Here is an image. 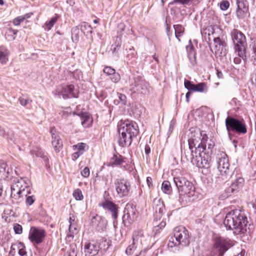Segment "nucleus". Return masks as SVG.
<instances>
[{"instance_id": "nucleus-38", "label": "nucleus", "mask_w": 256, "mask_h": 256, "mask_svg": "<svg viewBox=\"0 0 256 256\" xmlns=\"http://www.w3.org/2000/svg\"><path fill=\"white\" fill-rule=\"evenodd\" d=\"M162 192L166 194H170L172 192V186L168 181H164L162 186Z\"/></svg>"}, {"instance_id": "nucleus-21", "label": "nucleus", "mask_w": 256, "mask_h": 256, "mask_svg": "<svg viewBox=\"0 0 256 256\" xmlns=\"http://www.w3.org/2000/svg\"><path fill=\"white\" fill-rule=\"evenodd\" d=\"M52 144L56 152H59L62 147V142L60 136L55 134L54 129L51 130Z\"/></svg>"}, {"instance_id": "nucleus-10", "label": "nucleus", "mask_w": 256, "mask_h": 256, "mask_svg": "<svg viewBox=\"0 0 256 256\" xmlns=\"http://www.w3.org/2000/svg\"><path fill=\"white\" fill-rule=\"evenodd\" d=\"M217 164L218 168L220 173V178L222 180L227 181L232 176L234 170L230 168L228 160L225 153L220 154L218 156Z\"/></svg>"}, {"instance_id": "nucleus-5", "label": "nucleus", "mask_w": 256, "mask_h": 256, "mask_svg": "<svg viewBox=\"0 0 256 256\" xmlns=\"http://www.w3.org/2000/svg\"><path fill=\"white\" fill-rule=\"evenodd\" d=\"M190 244V235L188 230L183 226H179L174 228V236H171L168 242V246L180 248L188 246Z\"/></svg>"}, {"instance_id": "nucleus-26", "label": "nucleus", "mask_w": 256, "mask_h": 256, "mask_svg": "<svg viewBox=\"0 0 256 256\" xmlns=\"http://www.w3.org/2000/svg\"><path fill=\"white\" fill-rule=\"evenodd\" d=\"M186 50L188 53V56L189 58L190 63L194 65L196 63V52L194 47L192 44L191 40L189 41V44L186 46Z\"/></svg>"}, {"instance_id": "nucleus-47", "label": "nucleus", "mask_w": 256, "mask_h": 256, "mask_svg": "<svg viewBox=\"0 0 256 256\" xmlns=\"http://www.w3.org/2000/svg\"><path fill=\"white\" fill-rule=\"evenodd\" d=\"M18 254L20 256H26V248L24 244L20 242L18 244Z\"/></svg>"}, {"instance_id": "nucleus-50", "label": "nucleus", "mask_w": 256, "mask_h": 256, "mask_svg": "<svg viewBox=\"0 0 256 256\" xmlns=\"http://www.w3.org/2000/svg\"><path fill=\"white\" fill-rule=\"evenodd\" d=\"M103 72L108 76H111L116 72V70L110 66H106L104 68Z\"/></svg>"}, {"instance_id": "nucleus-35", "label": "nucleus", "mask_w": 256, "mask_h": 256, "mask_svg": "<svg viewBox=\"0 0 256 256\" xmlns=\"http://www.w3.org/2000/svg\"><path fill=\"white\" fill-rule=\"evenodd\" d=\"M174 28L175 30L176 37L180 41L179 37L183 34L184 28L181 24H175L174 26Z\"/></svg>"}, {"instance_id": "nucleus-52", "label": "nucleus", "mask_w": 256, "mask_h": 256, "mask_svg": "<svg viewBox=\"0 0 256 256\" xmlns=\"http://www.w3.org/2000/svg\"><path fill=\"white\" fill-rule=\"evenodd\" d=\"M111 80L112 82L114 83L118 82L120 80V74L116 72L111 75Z\"/></svg>"}, {"instance_id": "nucleus-18", "label": "nucleus", "mask_w": 256, "mask_h": 256, "mask_svg": "<svg viewBox=\"0 0 256 256\" xmlns=\"http://www.w3.org/2000/svg\"><path fill=\"white\" fill-rule=\"evenodd\" d=\"M230 247V244L227 240L220 237L214 239V248L218 252L220 256H222Z\"/></svg>"}, {"instance_id": "nucleus-59", "label": "nucleus", "mask_w": 256, "mask_h": 256, "mask_svg": "<svg viewBox=\"0 0 256 256\" xmlns=\"http://www.w3.org/2000/svg\"><path fill=\"white\" fill-rule=\"evenodd\" d=\"M192 0H174L170 3V4H173L175 3H179L182 4H188Z\"/></svg>"}, {"instance_id": "nucleus-63", "label": "nucleus", "mask_w": 256, "mask_h": 256, "mask_svg": "<svg viewBox=\"0 0 256 256\" xmlns=\"http://www.w3.org/2000/svg\"><path fill=\"white\" fill-rule=\"evenodd\" d=\"M68 222H69L70 224H76V222H75V218L73 214H70Z\"/></svg>"}, {"instance_id": "nucleus-48", "label": "nucleus", "mask_w": 256, "mask_h": 256, "mask_svg": "<svg viewBox=\"0 0 256 256\" xmlns=\"http://www.w3.org/2000/svg\"><path fill=\"white\" fill-rule=\"evenodd\" d=\"M137 248L140 247L136 244H134V242H132V244H130L126 249V253L128 255H130Z\"/></svg>"}, {"instance_id": "nucleus-17", "label": "nucleus", "mask_w": 256, "mask_h": 256, "mask_svg": "<svg viewBox=\"0 0 256 256\" xmlns=\"http://www.w3.org/2000/svg\"><path fill=\"white\" fill-rule=\"evenodd\" d=\"M214 46L212 50L216 54L222 56L224 54L226 50V43L225 38L223 36L221 37L220 36H214Z\"/></svg>"}, {"instance_id": "nucleus-1", "label": "nucleus", "mask_w": 256, "mask_h": 256, "mask_svg": "<svg viewBox=\"0 0 256 256\" xmlns=\"http://www.w3.org/2000/svg\"><path fill=\"white\" fill-rule=\"evenodd\" d=\"M248 218L244 212L236 209L228 212L224 220L226 230H232L236 234H244L248 231Z\"/></svg>"}, {"instance_id": "nucleus-34", "label": "nucleus", "mask_w": 256, "mask_h": 256, "mask_svg": "<svg viewBox=\"0 0 256 256\" xmlns=\"http://www.w3.org/2000/svg\"><path fill=\"white\" fill-rule=\"evenodd\" d=\"M126 212L128 214H130L131 216L134 219L136 218V209L134 208L132 205L131 204H127L124 210V212Z\"/></svg>"}, {"instance_id": "nucleus-32", "label": "nucleus", "mask_w": 256, "mask_h": 256, "mask_svg": "<svg viewBox=\"0 0 256 256\" xmlns=\"http://www.w3.org/2000/svg\"><path fill=\"white\" fill-rule=\"evenodd\" d=\"M124 160L120 155L114 154L110 162L112 166H120L124 162Z\"/></svg>"}, {"instance_id": "nucleus-27", "label": "nucleus", "mask_w": 256, "mask_h": 256, "mask_svg": "<svg viewBox=\"0 0 256 256\" xmlns=\"http://www.w3.org/2000/svg\"><path fill=\"white\" fill-rule=\"evenodd\" d=\"M202 36L207 40L210 41L212 40L211 36L214 38V36H216V29L212 26H208L205 29L201 31Z\"/></svg>"}, {"instance_id": "nucleus-12", "label": "nucleus", "mask_w": 256, "mask_h": 256, "mask_svg": "<svg viewBox=\"0 0 256 256\" xmlns=\"http://www.w3.org/2000/svg\"><path fill=\"white\" fill-rule=\"evenodd\" d=\"M46 236V230L42 228L32 226L28 234V240L34 246L41 244Z\"/></svg>"}, {"instance_id": "nucleus-29", "label": "nucleus", "mask_w": 256, "mask_h": 256, "mask_svg": "<svg viewBox=\"0 0 256 256\" xmlns=\"http://www.w3.org/2000/svg\"><path fill=\"white\" fill-rule=\"evenodd\" d=\"M9 55L10 52L6 47H0V62L2 64H6L7 62Z\"/></svg>"}, {"instance_id": "nucleus-33", "label": "nucleus", "mask_w": 256, "mask_h": 256, "mask_svg": "<svg viewBox=\"0 0 256 256\" xmlns=\"http://www.w3.org/2000/svg\"><path fill=\"white\" fill-rule=\"evenodd\" d=\"M18 32V30L11 28H8L6 33V37L8 40H13L16 38V36Z\"/></svg>"}, {"instance_id": "nucleus-8", "label": "nucleus", "mask_w": 256, "mask_h": 256, "mask_svg": "<svg viewBox=\"0 0 256 256\" xmlns=\"http://www.w3.org/2000/svg\"><path fill=\"white\" fill-rule=\"evenodd\" d=\"M230 34L235 52L238 53L239 57H241L244 60L246 58V52L247 46L244 34L237 29H233L231 31Z\"/></svg>"}, {"instance_id": "nucleus-6", "label": "nucleus", "mask_w": 256, "mask_h": 256, "mask_svg": "<svg viewBox=\"0 0 256 256\" xmlns=\"http://www.w3.org/2000/svg\"><path fill=\"white\" fill-rule=\"evenodd\" d=\"M191 156L190 160L192 164L198 168L202 169V172L203 174H206L210 172L211 156L208 152H206V150L198 152L196 154L192 150Z\"/></svg>"}, {"instance_id": "nucleus-31", "label": "nucleus", "mask_w": 256, "mask_h": 256, "mask_svg": "<svg viewBox=\"0 0 256 256\" xmlns=\"http://www.w3.org/2000/svg\"><path fill=\"white\" fill-rule=\"evenodd\" d=\"M60 17L58 14H55L54 16L52 17L48 22H46L44 27L46 30H50L54 26V24L56 23Z\"/></svg>"}, {"instance_id": "nucleus-62", "label": "nucleus", "mask_w": 256, "mask_h": 256, "mask_svg": "<svg viewBox=\"0 0 256 256\" xmlns=\"http://www.w3.org/2000/svg\"><path fill=\"white\" fill-rule=\"evenodd\" d=\"M146 183H147V184H148V186L150 188L152 187V186H153L152 181V178L151 177H150V176L147 177V178H146Z\"/></svg>"}, {"instance_id": "nucleus-53", "label": "nucleus", "mask_w": 256, "mask_h": 256, "mask_svg": "<svg viewBox=\"0 0 256 256\" xmlns=\"http://www.w3.org/2000/svg\"><path fill=\"white\" fill-rule=\"evenodd\" d=\"M64 256H77V250L75 247H71L70 250Z\"/></svg>"}, {"instance_id": "nucleus-56", "label": "nucleus", "mask_w": 256, "mask_h": 256, "mask_svg": "<svg viewBox=\"0 0 256 256\" xmlns=\"http://www.w3.org/2000/svg\"><path fill=\"white\" fill-rule=\"evenodd\" d=\"M24 18H22V16H18L16 18H15L13 20L12 22H13L15 26H19L21 22H24Z\"/></svg>"}, {"instance_id": "nucleus-51", "label": "nucleus", "mask_w": 256, "mask_h": 256, "mask_svg": "<svg viewBox=\"0 0 256 256\" xmlns=\"http://www.w3.org/2000/svg\"><path fill=\"white\" fill-rule=\"evenodd\" d=\"M184 86L185 88L189 90H194V84H192L191 82L185 80H184Z\"/></svg>"}, {"instance_id": "nucleus-20", "label": "nucleus", "mask_w": 256, "mask_h": 256, "mask_svg": "<svg viewBox=\"0 0 256 256\" xmlns=\"http://www.w3.org/2000/svg\"><path fill=\"white\" fill-rule=\"evenodd\" d=\"M100 250L98 244L93 242L86 244L84 248V252L86 256H94L98 254Z\"/></svg>"}, {"instance_id": "nucleus-19", "label": "nucleus", "mask_w": 256, "mask_h": 256, "mask_svg": "<svg viewBox=\"0 0 256 256\" xmlns=\"http://www.w3.org/2000/svg\"><path fill=\"white\" fill-rule=\"evenodd\" d=\"M237 8L236 14L238 19H241L248 14V4L246 0H236Z\"/></svg>"}, {"instance_id": "nucleus-28", "label": "nucleus", "mask_w": 256, "mask_h": 256, "mask_svg": "<svg viewBox=\"0 0 256 256\" xmlns=\"http://www.w3.org/2000/svg\"><path fill=\"white\" fill-rule=\"evenodd\" d=\"M78 232V226L76 224H69L68 232L66 234V238L67 240L70 242L73 240L74 236Z\"/></svg>"}, {"instance_id": "nucleus-24", "label": "nucleus", "mask_w": 256, "mask_h": 256, "mask_svg": "<svg viewBox=\"0 0 256 256\" xmlns=\"http://www.w3.org/2000/svg\"><path fill=\"white\" fill-rule=\"evenodd\" d=\"M144 238V233L142 230H137L134 232L132 239L134 244H136L141 247L142 245Z\"/></svg>"}, {"instance_id": "nucleus-7", "label": "nucleus", "mask_w": 256, "mask_h": 256, "mask_svg": "<svg viewBox=\"0 0 256 256\" xmlns=\"http://www.w3.org/2000/svg\"><path fill=\"white\" fill-rule=\"evenodd\" d=\"M208 140V136L205 132L199 130L192 132L191 136L188 140L189 148L194 150V153L196 154L198 152L206 150L205 144Z\"/></svg>"}, {"instance_id": "nucleus-30", "label": "nucleus", "mask_w": 256, "mask_h": 256, "mask_svg": "<svg viewBox=\"0 0 256 256\" xmlns=\"http://www.w3.org/2000/svg\"><path fill=\"white\" fill-rule=\"evenodd\" d=\"M80 116L81 119V124L84 128L88 127L92 122V120L90 116L86 112H82L78 114Z\"/></svg>"}, {"instance_id": "nucleus-39", "label": "nucleus", "mask_w": 256, "mask_h": 256, "mask_svg": "<svg viewBox=\"0 0 256 256\" xmlns=\"http://www.w3.org/2000/svg\"><path fill=\"white\" fill-rule=\"evenodd\" d=\"M18 101L20 104L24 106H26L28 104H30L32 100L26 96L22 94L18 98Z\"/></svg>"}, {"instance_id": "nucleus-22", "label": "nucleus", "mask_w": 256, "mask_h": 256, "mask_svg": "<svg viewBox=\"0 0 256 256\" xmlns=\"http://www.w3.org/2000/svg\"><path fill=\"white\" fill-rule=\"evenodd\" d=\"M92 224L98 231H103L106 226L104 219L98 214L92 218Z\"/></svg>"}, {"instance_id": "nucleus-2", "label": "nucleus", "mask_w": 256, "mask_h": 256, "mask_svg": "<svg viewBox=\"0 0 256 256\" xmlns=\"http://www.w3.org/2000/svg\"><path fill=\"white\" fill-rule=\"evenodd\" d=\"M30 184L29 180L20 178L12 186L10 197L13 204L21 202L24 198L28 206H31L34 202L36 198L34 196H28L30 194Z\"/></svg>"}, {"instance_id": "nucleus-3", "label": "nucleus", "mask_w": 256, "mask_h": 256, "mask_svg": "<svg viewBox=\"0 0 256 256\" xmlns=\"http://www.w3.org/2000/svg\"><path fill=\"white\" fill-rule=\"evenodd\" d=\"M118 143L122 147L130 145L132 140L138 134L139 130L137 124L128 120H121L118 124Z\"/></svg>"}, {"instance_id": "nucleus-25", "label": "nucleus", "mask_w": 256, "mask_h": 256, "mask_svg": "<svg viewBox=\"0 0 256 256\" xmlns=\"http://www.w3.org/2000/svg\"><path fill=\"white\" fill-rule=\"evenodd\" d=\"M154 208L157 214L156 216H158L160 218L166 212L164 205L163 202L160 200H154Z\"/></svg>"}, {"instance_id": "nucleus-44", "label": "nucleus", "mask_w": 256, "mask_h": 256, "mask_svg": "<svg viewBox=\"0 0 256 256\" xmlns=\"http://www.w3.org/2000/svg\"><path fill=\"white\" fill-rule=\"evenodd\" d=\"M234 194L230 190L229 188H226L219 196V198L221 200H224Z\"/></svg>"}, {"instance_id": "nucleus-49", "label": "nucleus", "mask_w": 256, "mask_h": 256, "mask_svg": "<svg viewBox=\"0 0 256 256\" xmlns=\"http://www.w3.org/2000/svg\"><path fill=\"white\" fill-rule=\"evenodd\" d=\"M120 47V44L118 42H116L114 44L112 45L111 50L113 54H116Z\"/></svg>"}, {"instance_id": "nucleus-15", "label": "nucleus", "mask_w": 256, "mask_h": 256, "mask_svg": "<svg viewBox=\"0 0 256 256\" xmlns=\"http://www.w3.org/2000/svg\"><path fill=\"white\" fill-rule=\"evenodd\" d=\"M98 206L102 207L103 208L108 211L114 220V225L117 223L116 219L118 216V211L119 206L112 201L106 200L104 202L100 203Z\"/></svg>"}, {"instance_id": "nucleus-13", "label": "nucleus", "mask_w": 256, "mask_h": 256, "mask_svg": "<svg viewBox=\"0 0 256 256\" xmlns=\"http://www.w3.org/2000/svg\"><path fill=\"white\" fill-rule=\"evenodd\" d=\"M232 174L228 180L230 178L234 179L230 186V190L234 194L238 192L243 187L244 180L241 175L238 173V170L234 169L232 172Z\"/></svg>"}, {"instance_id": "nucleus-61", "label": "nucleus", "mask_w": 256, "mask_h": 256, "mask_svg": "<svg viewBox=\"0 0 256 256\" xmlns=\"http://www.w3.org/2000/svg\"><path fill=\"white\" fill-rule=\"evenodd\" d=\"M252 58L254 64L256 65V44H254L253 46V55Z\"/></svg>"}, {"instance_id": "nucleus-9", "label": "nucleus", "mask_w": 256, "mask_h": 256, "mask_svg": "<svg viewBox=\"0 0 256 256\" xmlns=\"http://www.w3.org/2000/svg\"><path fill=\"white\" fill-rule=\"evenodd\" d=\"M226 126L230 138L232 140L231 132H236L238 134H244L247 132L244 121L238 120L232 116H228L226 120Z\"/></svg>"}, {"instance_id": "nucleus-36", "label": "nucleus", "mask_w": 256, "mask_h": 256, "mask_svg": "<svg viewBox=\"0 0 256 256\" xmlns=\"http://www.w3.org/2000/svg\"><path fill=\"white\" fill-rule=\"evenodd\" d=\"M80 26L79 25L76 26L72 29V39L73 41H78L79 39Z\"/></svg>"}, {"instance_id": "nucleus-4", "label": "nucleus", "mask_w": 256, "mask_h": 256, "mask_svg": "<svg viewBox=\"0 0 256 256\" xmlns=\"http://www.w3.org/2000/svg\"><path fill=\"white\" fill-rule=\"evenodd\" d=\"M174 182L179 192V202L186 204L196 198L192 183L184 177L174 178Z\"/></svg>"}, {"instance_id": "nucleus-41", "label": "nucleus", "mask_w": 256, "mask_h": 256, "mask_svg": "<svg viewBox=\"0 0 256 256\" xmlns=\"http://www.w3.org/2000/svg\"><path fill=\"white\" fill-rule=\"evenodd\" d=\"M6 164L0 162V178L8 177V172L6 170Z\"/></svg>"}, {"instance_id": "nucleus-16", "label": "nucleus", "mask_w": 256, "mask_h": 256, "mask_svg": "<svg viewBox=\"0 0 256 256\" xmlns=\"http://www.w3.org/2000/svg\"><path fill=\"white\" fill-rule=\"evenodd\" d=\"M114 184L117 194L120 197L122 198L128 196L130 190V183L124 178L116 179Z\"/></svg>"}, {"instance_id": "nucleus-64", "label": "nucleus", "mask_w": 256, "mask_h": 256, "mask_svg": "<svg viewBox=\"0 0 256 256\" xmlns=\"http://www.w3.org/2000/svg\"><path fill=\"white\" fill-rule=\"evenodd\" d=\"M83 153L81 152H80L77 150L76 152L73 154L72 158L74 159H77Z\"/></svg>"}, {"instance_id": "nucleus-45", "label": "nucleus", "mask_w": 256, "mask_h": 256, "mask_svg": "<svg viewBox=\"0 0 256 256\" xmlns=\"http://www.w3.org/2000/svg\"><path fill=\"white\" fill-rule=\"evenodd\" d=\"M135 219L130 215V214H128L126 212H124V214L122 217V221L124 224L126 223L130 224L132 223Z\"/></svg>"}, {"instance_id": "nucleus-58", "label": "nucleus", "mask_w": 256, "mask_h": 256, "mask_svg": "<svg viewBox=\"0 0 256 256\" xmlns=\"http://www.w3.org/2000/svg\"><path fill=\"white\" fill-rule=\"evenodd\" d=\"M86 146V144L84 143H80L74 146L76 148L77 150L83 153Z\"/></svg>"}, {"instance_id": "nucleus-11", "label": "nucleus", "mask_w": 256, "mask_h": 256, "mask_svg": "<svg viewBox=\"0 0 256 256\" xmlns=\"http://www.w3.org/2000/svg\"><path fill=\"white\" fill-rule=\"evenodd\" d=\"M54 95L62 96L64 99L78 98V92L73 84H62L58 86L53 92Z\"/></svg>"}, {"instance_id": "nucleus-54", "label": "nucleus", "mask_w": 256, "mask_h": 256, "mask_svg": "<svg viewBox=\"0 0 256 256\" xmlns=\"http://www.w3.org/2000/svg\"><path fill=\"white\" fill-rule=\"evenodd\" d=\"M14 230L16 234H21L22 232V228L21 225L18 224H14Z\"/></svg>"}, {"instance_id": "nucleus-14", "label": "nucleus", "mask_w": 256, "mask_h": 256, "mask_svg": "<svg viewBox=\"0 0 256 256\" xmlns=\"http://www.w3.org/2000/svg\"><path fill=\"white\" fill-rule=\"evenodd\" d=\"M130 86V90L133 93L146 94L148 92V84L142 78H134V82Z\"/></svg>"}, {"instance_id": "nucleus-40", "label": "nucleus", "mask_w": 256, "mask_h": 256, "mask_svg": "<svg viewBox=\"0 0 256 256\" xmlns=\"http://www.w3.org/2000/svg\"><path fill=\"white\" fill-rule=\"evenodd\" d=\"M206 144V152H208V154H211L212 152V150L215 145V142L214 140L211 138H209L208 137V140L205 142Z\"/></svg>"}, {"instance_id": "nucleus-37", "label": "nucleus", "mask_w": 256, "mask_h": 256, "mask_svg": "<svg viewBox=\"0 0 256 256\" xmlns=\"http://www.w3.org/2000/svg\"><path fill=\"white\" fill-rule=\"evenodd\" d=\"M118 97V100H115L114 103L116 104H120L122 106H124L126 104V96L118 92L117 93Z\"/></svg>"}, {"instance_id": "nucleus-23", "label": "nucleus", "mask_w": 256, "mask_h": 256, "mask_svg": "<svg viewBox=\"0 0 256 256\" xmlns=\"http://www.w3.org/2000/svg\"><path fill=\"white\" fill-rule=\"evenodd\" d=\"M79 26H80V30L81 32H83L84 34L86 35V36H88V34H90V37L88 38L90 39L91 42H92V28L91 26L86 22H82L79 24Z\"/></svg>"}, {"instance_id": "nucleus-55", "label": "nucleus", "mask_w": 256, "mask_h": 256, "mask_svg": "<svg viewBox=\"0 0 256 256\" xmlns=\"http://www.w3.org/2000/svg\"><path fill=\"white\" fill-rule=\"evenodd\" d=\"M230 6L229 2L228 0H222L220 3V8L222 10H226Z\"/></svg>"}, {"instance_id": "nucleus-42", "label": "nucleus", "mask_w": 256, "mask_h": 256, "mask_svg": "<svg viewBox=\"0 0 256 256\" xmlns=\"http://www.w3.org/2000/svg\"><path fill=\"white\" fill-rule=\"evenodd\" d=\"M31 153L33 155H35L37 157L45 158L46 154L43 150L38 148H36L31 150Z\"/></svg>"}, {"instance_id": "nucleus-46", "label": "nucleus", "mask_w": 256, "mask_h": 256, "mask_svg": "<svg viewBox=\"0 0 256 256\" xmlns=\"http://www.w3.org/2000/svg\"><path fill=\"white\" fill-rule=\"evenodd\" d=\"M72 195L75 199L78 200H81L84 198L82 190L79 188L75 190Z\"/></svg>"}, {"instance_id": "nucleus-43", "label": "nucleus", "mask_w": 256, "mask_h": 256, "mask_svg": "<svg viewBox=\"0 0 256 256\" xmlns=\"http://www.w3.org/2000/svg\"><path fill=\"white\" fill-rule=\"evenodd\" d=\"M206 90L207 86L204 82H200L194 85V91L202 92Z\"/></svg>"}, {"instance_id": "nucleus-57", "label": "nucleus", "mask_w": 256, "mask_h": 256, "mask_svg": "<svg viewBox=\"0 0 256 256\" xmlns=\"http://www.w3.org/2000/svg\"><path fill=\"white\" fill-rule=\"evenodd\" d=\"M0 136H2L4 137H6L8 139H10L12 141H14L12 138H11L10 136V133L8 132V134H6V131L3 128H2L0 126Z\"/></svg>"}, {"instance_id": "nucleus-60", "label": "nucleus", "mask_w": 256, "mask_h": 256, "mask_svg": "<svg viewBox=\"0 0 256 256\" xmlns=\"http://www.w3.org/2000/svg\"><path fill=\"white\" fill-rule=\"evenodd\" d=\"M90 172L88 167H85L81 172V174L84 178H88L90 176Z\"/></svg>"}]
</instances>
